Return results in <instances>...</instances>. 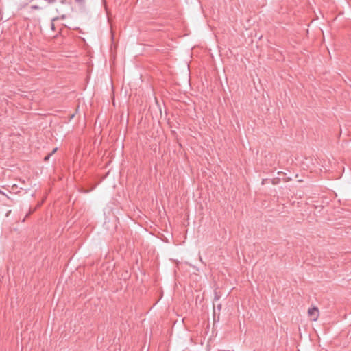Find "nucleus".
I'll list each match as a JSON object with an SVG mask.
<instances>
[{
  "mask_svg": "<svg viewBox=\"0 0 351 351\" xmlns=\"http://www.w3.org/2000/svg\"><path fill=\"white\" fill-rule=\"evenodd\" d=\"M75 1H77V2H80V1H82V0H75Z\"/></svg>",
  "mask_w": 351,
  "mask_h": 351,
  "instance_id": "obj_5",
  "label": "nucleus"
},
{
  "mask_svg": "<svg viewBox=\"0 0 351 351\" xmlns=\"http://www.w3.org/2000/svg\"><path fill=\"white\" fill-rule=\"evenodd\" d=\"M0 193L2 194V195H5V194L3 191H1V190H0Z\"/></svg>",
  "mask_w": 351,
  "mask_h": 351,
  "instance_id": "obj_4",
  "label": "nucleus"
},
{
  "mask_svg": "<svg viewBox=\"0 0 351 351\" xmlns=\"http://www.w3.org/2000/svg\"><path fill=\"white\" fill-rule=\"evenodd\" d=\"M49 2H51L52 0H47Z\"/></svg>",
  "mask_w": 351,
  "mask_h": 351,
  "instance_id": "obj_6",
  "label": "nucleus"
},
{
  "mask_svg": "<svg viewBox=\"0 0 351 351\" xmlns=\"http://www.w3.org/2000/svg\"><path fill=\"white\" fill-rule=\"evenodd\" d=\"M56 150H57V148H55V149L53 150V152H52L50 154H49V155L46 156L45 157V160H49V157H50L53 154H54V153L56 152Z\"/></svg>",
  "mask_w": 351,
  "mask_h": 351,
  "instance_id": "obj_3",
  "label": "nucleus"
},
{
  "mask_svg": "<svg viewBox=\"0 0 351 351\" xmlns=\"http://www.w3.org/2000/svg\"><path fill=\"white\" fill-rule=\"evenodd\" d=\"M57 20L56 18H54L51 20V28L52 30H54L55 29V24H54V22Z\"/></svg>",
  "mask_w": 351,
  "mask_h": 351,
  "instance_id": "obj_2",
  "label": "nucleus"
},
{
  "mask_svg": "<svg viewBox=\"0 0 351 351\" xmlns=\"http://www.w3.org/2000/svg\"><path fill=\"white\" fill-rule=\"evenodd\" d=\"M308 315L311 320L317 321L319 315L318 308L317 307L310 308L308 311Z\"/></svg>",
  "mask_w": 351,
  "mask_h": 351,
  "instance_id": "obj_1",
  "label": "nucleus"
}]
</instances>
